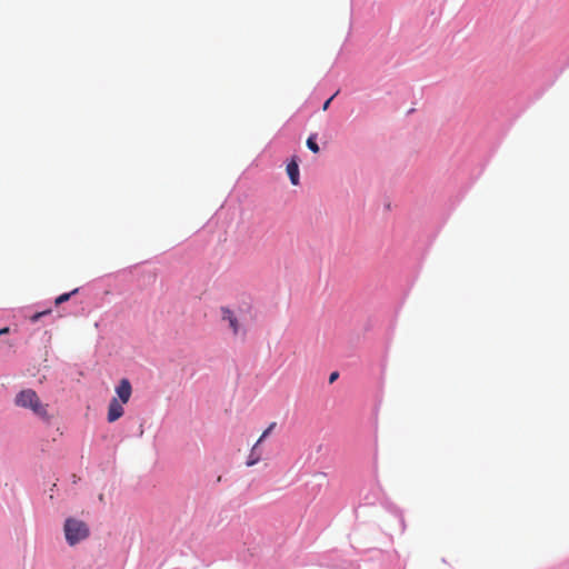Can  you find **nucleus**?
Segmentation results:
<instances>
[{"label":"nucleus","instance_id":"9b49d317","mask_svg":"<svg viewBox=\"0 0 569 569\" xmlns=\"http://www.w3.org/2000/svg\"><path fill=\"white\" fill-rule=\"evenodd\" d=\"M49 313H51L50 309H47V310L41 311V312H36L34 315H32L30 317V321L31 322H37L38 320H40V318H42L43 316L49 315Z\"/></svg>","mask_w":569,"mask_h":569},{"label":"nucleus","instance_id":"f257e3e1","mask_svg":"<svg viewBox=\"0 0 569 569\" xmlns=\"http://www.w3.org/2000/svg\"><path fill=\"white\" fill-rule=\"evenodd\" d=\"M16 405L21 408L30 409L34 415L49 420L48 405L42 403L37 392L32 389H24L20 391L14 400Z\"/></svg>","mask_w":569,"mask_h":569},{"label":"nucleus","instance_id":"6e6552de","mask_svg":"<svg viewBox=\"0 0 569 569\" xmlns=\"http://www.w3.org/2000/svg\"><path fill=\"white\" fill-rule=\"evenodd\" d=\"M316 134L312 133L307 139V147L313 153H318L320 151L318 143L316 142Z\"/></svg>","mask_w":569,"mask_h":569},{"label":"nucleus","instance_id":"9d476101","mask_svg":"<svg viewBox=\"0 0 569 569\" xmlns=\"http://www.w3.org/2000/svg\"><path fill=\"white\" fill-rule=\"evenodd\" d=\"M274 427L276 422H271L269 427L262 432V435L260 436L256 443L260 445L270 435Z\"/></svg>","mask_w":569,"mask_h":569},{"label":"nucleus","instance_id":"4468645a","mask_svg":"<svg viewBox=\"0 0 569 569\" xmlns=\"http://www.w3.org/2000/svg\"><path fill=\"white\" fill-rule=\"evenodd\" d=\"M8 332H9V328L8 327L0 329V336L7 335Z\"/></svg>","mask_w":569,"mask_h":569},{"label":"nucleus","instance_id":"f03ea898","mask_svg":"<svg viewBox=\"0 0 569 569\" xmlns=\"http://www.w3.org/2000/svg\"><path fill=\"white\" fill-rule=\"evenodd\" d=\"M63 530L66 540L70 546H74L87 539L90 533L88 525L76 518H68L64 522Z\"/></svg>","mask_w":569,"mask_h":569},{"label":"nucleus","instance_id":"423d86ee","mask_svg":"<svg viewBox=\"0 0 569 569\" xmlns=\"http://www.w3.org/2000/svg\"><path fill=\"white\" fill-rule=\"evenodd\" d=\"M287 173L289 179L293 186H298L300 182L299 177V166L296 158H292L291 161L287 164Z\"/></svg>","mask_w":569,"mask_h":569},{"label":"nucleus","instance_id":"f8f14e48","mask_svg":"<svg viewBox=\"0 0 569 569\" xmlns=\"http://www.w3.org/2000/svg\"><path fill=\"white\" fill-rule=\"evenodd\" d=\"M333 98H335V96L330 97V98H329V99L323 103V106H322V110H323V111L328 110V108H329V106H330V103H331V101H332V99H333Z\"/></svg>","mask_w":569,"mask_h":569},{"label":"nucleus","instance_id":"0eeeda50","mask_svg":"<svg viewBox=\"0 0 569 569\" xmlns=\"http://www.w3.org/2000/svg\"><path fill=\"white\" fill-rule=\"evenodd\" d=\"M258 446H259V445H258V443H256V445L252 447V449H251V452H250V455H249V457H248V460H247V462H246V465H247L248 467H252V466L257 465V463L260 461V459H261L260 455L257 452V448H258Z\"/></svg>","mask_w":569,"mask_h":569},{"label":"nucleus","instance_id":"39448f33","mask_svg":"<svg viewBox=\"0 0 569 569\" xmlns=\"http://www.w3.org/2000/svg\"><path fill=\"white\" fill-rule=\"evenodd\" d=\"M118 400L122 403H127L130 400L132 388L128 379H122L116 387Z\"/></svg>","mask_w":569,"mask_h":569},{"label":"nucleus","instance_id":"20e7f679","mask_svg":"<svg viewBox=\"0 0 569 569\" xmlns=\"http://www.w3.org/2000/svg\"><path fill=\"white\" fill-rule=\"evenodd\" d=\"M220 312L222 320L228 322L230 329L232 330V333L234 336L238 335L240 331V325L234 312L228 307H221Z\"/></svg>","mask_w":569,"mask_h":569},{"label":"nucleus","instance_id":"7ed1b4c3","mask_svg":"<svg viewBox=\"0 0 569 569\" xmlns=\"http://www.w3.org/2000/svg\"><path fill=\"white\" fill-rule=\"evenodd\" d=\"M123 405L117 398L110 400L107 415L108 422H114L123 416Z\"/></svg>","mask_w":569,"mask_h":569},{"label":"nucleus","instance_id":"ddd939ff","mask_svg":"<svg viewBox=\"0 0 569 569\" xmlns=\"http://www.w3.org/2000/svg\"><path fill=\"white\" fill-rule=\"evenodd\" d=\"M338 378V372H332L329 377V382L332 383Z\"/></svg>","mask_w":569,"mask_h":569},{"label":"nucleus","instance_id":"1a4fd4ad","mask_svg":"<svg viewBox=\"0 0 569 569\" xmlns=\"http://www.w3.org/2000/svg\"><path fill=\"white\" fill-rule=\"evenodd\" d=\"M77 292H78V289H74V290H72L71 292H67V293H62V295H60V296L56 299V301H54L56 306H59V305H61V303H63V302L68 301V300L70 299V297H71L72 295L77 293Z\"/></svg>","mask_w":569,"mask_h":569}]
</instances>
